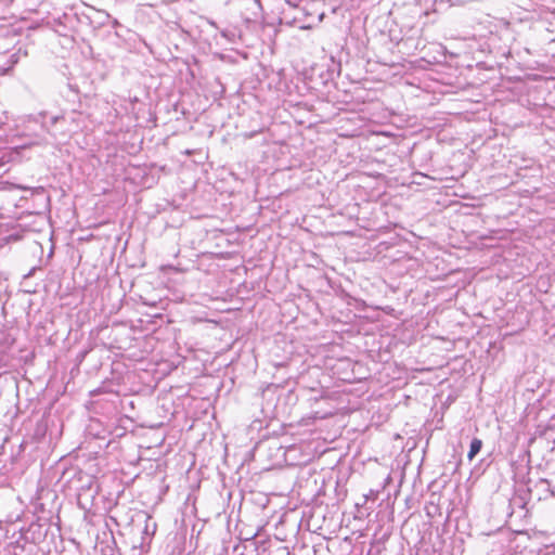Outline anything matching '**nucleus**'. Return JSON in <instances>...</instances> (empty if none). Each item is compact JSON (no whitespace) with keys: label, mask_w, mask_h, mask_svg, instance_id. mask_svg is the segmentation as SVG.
I'll return each instance as SVG.
<instances>
[{"label":"nucleus","mask_w":555,"mask_h":555,"mask_svg":"<svg viewBox=\"0 0 555 555\" xmlns=\"http://www.w3.org/2000/svg\"><path fill=\"white\" fill-rule=\"evenodd\" d=\"M539 433V439L544 440L546 442L553 441L555 443V427L554 425H548L541 429V425L537 426L535 434Z\"/></svg>","instance_id":"nucleus-1"},{"label":"nucleus","mask_w":555,"mask_h":555,"mask_svg":"<svg viewBox=\"0 0 555 555\" xmlns=\"http://www.w3.org/2000/svg\"><path fill=\"white\" fill-rule=\"evenodd\" d=\"M482 441L478 438H474L469 446L467 457L472 461L481 450Z\"/></svg>","instance_id":"nucleus-2"},{"label":"nucleus","mask_w":555,"mask_h":555,"mask_svg":"<svg viewBox=\"0 0 555 555\" xmlns=\"http://www.w3.org/2000/svg\"><path fill=\"white\" fill-rule=\"evenodd\" d=\"M39 118L41 119L40 122L42 127L49 132L50 127L54 126L60 119H63L62 116H52L49 120V122L46 120V113L39 114Z\"/></svg>","instance_id":"nucleus-3"},{"label":"nucleus","mask_w":555,"mask_h":555,"mask_svg":"<svg viewBox=\"0 0 555 555\" xmlns=\"http://www.w3.org/2000/svg\"><path fill=\"white\" fill-rule=\"evenodd\" d=\"M535 406H527L525 410V417H522V427L527 428L529 426V423L531 421H534L537 418L534 414Z\"/></svg>","instance_id":"nucleus-4"},{"label":"nucleus","mask_w":555,"mask_h":555,"mask_svg":"<svg viewBox=\"0 0 555 555\" xmlns=\"http://www.w3.org/2000/svg\"><path fill=\"white\" fill-rule=\"evenodd\" d=\"M246 8L253 12L254 15H257L258 11L261 9L260 0H242Z\"/></svg>","instance_id":"nucleus-5"},{"label":"nucleus","mask_w":555,"mask_h":555,"mask_svg":"<svg viewBox=\"0 0 555 555\" xmlns=\"http://www.w3.org/2000/svg\"><path fill=\"white\" fill-rule=\"evenodd\" d=\"M521 194L525 196L526 194H531V192L529 190L522 189Z\"/></svg>","instance_id":"nucleus-6"},{"label":"nucleus","mask_w":555,"mask_h":555,"mask_svg":"<svg viewBox=\"0 0 555 555\" xmlns=\"http://www.w3.org/2000/svg\"><path fill=\"white\" fill-rule=\"evenodd\" d=\"M208 23H209L211 26H214V27H216V28H217V24H216L214 21H208Z\"/></svg>","instance_id":"nucleus-7"},{"label":"nucleus","mask_w":555,"mask_h":555,"mask_svg":"<svg viewBox=\"0 0 555 555\" xmlns=\"http://www.w3.org/2000/svg\"><path fill=\"white\" fill-rule=\"evenodd\" d=\"M535 439H537V437H535V436H534V437H531V438L529 439V443H532Z\"/></svg>","instance_id":"nucleus-8"},{"label":"nucleus","mask_w":555,"mask_h":555,"mask_svg":"<svg viewBox=\"0 0 555 555\" xmlns=\"http://www.w3.org/2000/svg\"><path fill=\"white\" fill-rule=\"evenodd\" d=\"M287 2L292 5H296L295 3H293V0H287Z\"/></svg>","instance_id":"nucleus-9"}]
</instances>
